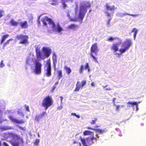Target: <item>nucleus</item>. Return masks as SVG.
<instances>
[{
  "mask_svg": "<svg viewBox=\"0 0 146 146\" xmlns=\"http://www.w3.org/2000/svg\"><path fill=\"white\" fill-rule=\"evenodd\" d=\"M78 25L74 24H72L68 25L67 27V28L69 29L76 30L78 28Z\"/></svg>",
  "mask_w": 146,
  "mask_h": 146,
  "instance_id": "nucleus-21",
  "label": "nucleus"
},
{
  "mask_svg": "<svg viewBox=\"0 0 146 146\" xmlns=\"http://www.w3.org/2000/svg\"><path fill=\"white\" fill-rule=\"evenodd\" d=\"M53 102L52 98L51 96L48 95L46 96L43 99L42 103V105L46 110L52 105Z\"/></svg>",
  "mask_w": 146,
  "mask_h": 146,
  "instance_id": "nucleus-4",
  "label": "nucleus"
},
{
  "mask_svg": "<svg viewBox=\"0 0 146 146\" xmlns=\"http://www.w3.org/2000/svg\"><path fill=\"white\" fill-rule=\"evenodd\" d=\"M62 108V106H61L59 107H58L57 109L58 110H60Z\"/></svg>",
  "mask_w": 146,
  "mask_h": 146,
  "instance_id": "nucleus-52",
  "label": "nucleus"
},
{
  "mask_svg": "<svg viewBox=\"0 0 146 146\" xmlns=\"http://www.w3.org/2000/svg\"><path fill=\"white\" fill-rule=\"evenodd\" d=\"M38 24H40V22L39 21H38Z\"/></svg>",
  "mask_w": 146,
  "mask_h": 146,
  "instance_id": "nucleus-63",
  "label": "nucleus"
},
{
  "mask_svg": "<svg viewBox=\"0 0 146 146\" xmlns=\"http://www.w3.org/2000/svg\"><path fill=\"white\" fill-rule=\"evenodd\" d=\"M32 20H33V18H31V19H30L29 20V21H32Z\"/></svg>",
  "mask_w": 146,
  "mask_h": 146,
  "instance_id": "nucleus-61",
  "label": "nucleus"
},
{
  "mask_svg": "<svg viewBox=\"0 0 146 146\" xmlns=\"http://www.w3.org/2000/svg\"><path fill=\"white\" fill-rule=\"evenodd\" d=\"M13 146H19L18 143H12Z\"/></svg>",
  "mask_w": 146,
  "mask_h": 146,
  "instance_id": "nucleus-41",
  "label": "nucleus"
},
{
  "mask_svg": "<svg viewBox=\"0 0 146 146\" xmlns=\"http://www.w3.org/2000/svg\"><path fill=\"white\" fill-rule=\"evenodd\" d=\"M42 22L44 26H47L46 22H47L49 25H51L52 31L60 33L63 31V29L61 27L60 24L57 23L56 25L54 22L50 18L48 17L47 16H45L42 19Z\"/></svg>",
  "mask_w": 146,
  "mask_h": 146,
  "instance_id": "nucleus-1",
  "label": "nucleus"
},
{
  "mask_svg": "<svg viewBox=\"0 0 146 146\" xmlns=\"http://www.w3.org/2000/svg\"><path fill=\"white\" fill-rule=\"evenodd\" d=\"M12 129V127H3L1 128V129L3 131L6 130H7L11 129Z\"/></svg>",
  "mask_w": 146,
  "mask_h": 146,
  "instance_id": "nucleus-33",
  "label": "nucleus"
},
{
  "mask_svg": "<svg viewBox=\"0 0 146 146\" xmlns=\"http://www.w3.org/2000/svg\"><path fill=\"white\" fill-rule=\"evenodd\" d=\"M75 116H76L78 118H79L80 117V116L79 115H76H76Z\"/></svg>",
  "mask_w": 146,
  "mask_h": 146,
  "instance_id": "nucleus-58",
  "label": "nucleus"
},
{
  "mask_svg": "<svg viewBox=\"0 0 146 146\" xmlns=\"http://www.w3.org/2000/svg\"><path fill=\"white\" fill-rule=\"evenodd\" d=\"M120 107V106L119 105L116 106V110L117 111H118L119 110V108Z\"/></svg>",
  "mask_w": 146,
  "mask_h": 146,
  "instance_id": "nucleus-43",
  "label": "nucleus"
},
{
  "mask_svg": "<svg viewBox=\"0 0 146 146\" xmlns=\"http://www.w3.org/2000/svg\"><path fill=\"white\" fill-rule=\"evenodd\" d=\"M9 36V35L8 34H5L3 35L2 36V39L1 40V44H2Z\"/></svg>",
  "mask_w": 146,
  "mask_h": 146,
  "instance_id": "nucleus-25",
  "label": "nucleus"
},
{
  "mask_svg": "<svg viewBox=\"0 0 146 146\" xmlns=\"http://www.w3.org/2000/svg\"><path fill=\"white\" fill-rule=\"evenodd\" d=\"M52 60L53 67L54 68H55L57 63V56L55 53L53 54Z\"/></svg>",
  "mask_w": 146,
  "mask_h": 146,
  "instance_id": "nucleus-18",
  "label": "nucleus"
},
{
  "mask_svg": "<svg viewBox=\"0 0 146 146\" xmlns=\"http://www.w3.org/2000/svg\"><path fill=\"white\" fill-rule=\"evenodd\" d=\"M42 50L44 53L45 58L48 57L51 53V50L49 48L44 47Z\"/></svg>",
  "mask_w": 146,
  "mask_h": 146,
  "instance_id": "nucleus-11",
  "label": "nucleus"
},
{
  "mask_svg": "<svg viewBox=\"0 0 146 146\" xmlns=\"http://www.w3.org/2000/svg\"><path fill=\"white\" fill-rule=\"evenodd\" d=\"M119 45V44L117 43L113 44L111 47V50L114 52H115L118 50Z\"/></svg>",
  "mask_w": 146,
  "mask_h": 146,
  "instance_id": "nucleus-16",
  "label": "nucleus"
},
{
  "mask_svg": "<svg viewBox=\"0 0 146 146\" xmlns=\"http://www.w3.org/2000/svg\"><path fill=\"white\" fill-rule=\"evenodd\" d=\"M60 98L61 102V103H62L63 98L62 96H60Z\"/></svg>",
  "mask_w": 146,
  "mask_h": 146,
  "instance_id": "nucleus-54",
  "label": "nucleus"
},
{
  "mask_svg": "<svg viewBox=\"0 0 146 146\" xmlns=\"http://www.w3.org/2000/svg\"><path fill=\"white\" fill-rule=\"evenodd\" d=\"M100 137V136L98 135V134H96V137H94V138H96V139H94V141L95 140L96 141Z\"/></svg>",
  "mask_w": 146,
  "mask_h": 146,
  "instance_id": "nucleus-38",
  "label": "nucleus"
},
{
  "mask_svg": "<svg viewBox=\"0 0 146 146\" xmlns=\"http://www.w3.org/2000/svg\"><path fill=\"white\" fill-rule=\"evenodd\" d=\"M105 13L107 17H110L111 14L108 12H106Z\"/></svg>",
  "mask_w": 146,
  "mask_h": 146,
  "instance_id": "nucleus-39",
  "label": "nucleus"
},
{
  "mask_svg": "<svg viewBox=\"0 0 146 146\" xmlns=\"http://www.w3.org/2000/svg\"><path fill=\"white\" fill-rule=\"evenodd\" d=\"M90 7L91 4L88 2H87L85 4L81 6L80 7L79 12L78 16V18L82 20L87 12V8H90Z\"/></svg>",
  "mask_w": 146,
  "mask_h": 146,
  "instance_id": "nucleus-2",
  "label": "nucleus"
},
{
  "mask_svg": "<svg viewBox=\"0 0 146 146\" xmlns=\"http://www.w3.org/2000/svg\"><path fill=\"white\" fill-rule=\"evenodd\" d=\"M35 68L34 71V72L36 74H40L41 73L42 65L37 60H35Z\"/></svg>",
  "mask_w": 146,
  "mask_h": 146,
  "instance_id": "nucleus-8",
  "label": "nucleus"
},
{
  "mask_svg": "<svg viewBox=\"0 0 146 146\" xmlns=\"http://www.w3.org/2000/svg\"><path fill=\"white\" fill-rule=\"evenodd\" d=\"M9 23L11 25L14 26H17L18 24V23L17 22L12 19L10 20Z\"/></svg>",
  "mask_w": 146,
  "mask_h": 146,
  "instance_id": "nucleus-23",
  "label": "nucleus"
},
{
  "mask_svg": "<svg viewBox=\"0 0 146 146\" xmlns=\"http://www.w3.org/2000/svg\"><path fill=\"white\" fill-rule=\"evenodd\" d=\"M138 104H137V106H136V110L137 111L138 110Z\"/></svg>",
  "mask_w": 146,
  "mask_h": 146,
  "instance_id": "nucleus-59",
  "label": "nucleus"
},
{
  "mask_svg": "<svg viewBox=\"0 0 146 146\" xmlns=\"http://www.w3.org/2000/svg\"><path fill=\"white\" fill-rule=\"evenodd\" d=\"M115 40H118L119 41V44H120L121 43V40L117 37L113 38L112 37H110L107 39V40L108 41H111Z\"/></svg>",
  "mask_w": 146,
  "mask_h": 146,
  "instance_id": "nucleus-22",
  "label": "nucleus"
},
{
  "mask_svg": "<svg viewBox=\"0 0 146 146\" xmlns=\"http://www.w3.org/2000/svg\"><path fill=\"white\" fill-rule=\"evenodd\" d=\"M91 84L92 86H95V84L94 82H92Z\"/></svg>",
  "mask_w": 146,
  "mask_h": 146,
  "instance_id": "nucleus-49",
  "label": "nucleus"
},
{
  "mask_svg": "<svg viewBox=\"0 0 146 146\" xmlns=\"http://www.w3.org/2000/svg\"><path fill=\"white\" fill-rule=\"evenodd\" d=\"M17 113L18 114L22 117L24 116V115L22 112V110L21 109H19L17 110Z\"/></svg>",
  "mask_w": 146,
  "mask_h": 146,
  "instance_id": "nucleus-31",
  "label": "nucleus"
},
{
  "mask_svg": "<svg viewBox=\"0 0 146 146\" xmlns=\"http://www.w3.org/2000/svg\"><path fill=\"white\" fill-rule=\"evenodd\" d=\"M106 90H111V89L110 88H106Z\"/></svg>",
  "mask_w": 146,
  "mask_h": 146,
  "instance_id": "nucleus-53",
  "label": "nucleus"
},
{
  "mask_svg": "<svg viewBox=\"0 0 146 146\" xmlns=\"http://www.w3.org/2000/svg\"><path fill=\"white\" fill-rule=\"evenodd\" d=\"M58 82H56L55 83V84H58Z\"/></svg>",
  "mask_w": 146,
  "mask_h": 146,
  "instance_id": "nucleus-64",
  "label": "nucleus"
},
{
  "mask_svg": "<svg viewBox=\"0 0 146 146\" xmlns=\"http://www.w3.org/2000/svg\"><path fill=\"white\" fill-rule=\"evenodd\" d=\"M20 26L22 28H27L28 25L27 22L26 21L21 22L20 23Z\"/></svg>",
  "mask_w": 146,
  "mask_h": 146,
  "instance_id": "nucleus-19",
  "label": "nucleus"
},
{
  "mask_svg": "<svg viewBox=\"0 0 146 146\" xmlns=\"http://www.w3.org/2000/svg\"><path fill=\"white\" fill-rule=\"evenodd\" d=\"M71 21H76V19H71Z\"/></svg>",
  "mask_w": 146,
  "mask_h": 146,
  "instance_id": "nucleus-57",
  "label": "nucleus"
},
{
  "mask_svg": "<svg viewBox=\"0 0 146 146\" xmlns=\"http://www.w3.org/2000/svg\"><path fill=\"white\" fill-rule=\"evenodd\" d=\"M58 77V79H60L62 77V72L61 70H58L57 71Z\"/></svg>",
  "mask_w": 146,
  "mask_h": 146,
  "instance_id": "nucleus-29",
  "label": "nucleus"
},
{
  "mask_svg": "<svg viewBox=\"0 0 146 146\" xmlns=\"http://www.w3.org/2000/svg\"><path fill=\"white\" fill-rule=\"evenodd\" d=\"M90 51V56L93 58L96 62L98 63L97 58L95 57L93 54V53H94L96 55H97V53L99 51L97 43H95L92 44L91 47Z\"/></svg>",
  "mask_w": 146,
  "mask_h": 146,
  "instance_id": "nucleus-6",
  "label": "nucleus"
},
{
  "mask_svg": "<svg viewBox=\"0 0 146 146\" xmlns=\"http://www.w3.org/2000/svg\"><path fill=\"white\" fill-rule=\"evenodd\" d=\"M46 69H44L45 74L47 77H49L51 75V67L50 61L48 60L46 63Z\"/></svg>",
  "mask_w": 146,
  "mask_h": 146,
  "instance_id": "nucleus-9",
  "label": "nucleus"
},
{
  "mask_svg": "<svg viewBox=\"0 0 146 146\" xmlns=\"http://www.w3.org/2000/svg\"><path fill=\"white\" fill-rule=\"evenodd\" d=\"M97 120V119L96 118H94V119L92 120L90 123L91 124H95L96 123V121Z\"/></svg>",
  "mask_w": 146,
  "mask_h": 146,
  "instance_id": "nucleus-35",
  "label": "nucleus"
},
{
  "mask_svg": "<svg viewBox=\"0 0 146 146\" xmlns=\"http://www.w3.org/2000/svg\"><path fill=\"white\" fill-rule=\"evenodd\" d=\"M57 4L56 2H55L54 3H51V4L52 5H55Z\"/></svg>",
  "mask_w": 146,
  "mask_h": 146,
  "instance_id": "nucleus-51",
  "label": "nucleus"
},
{
  "mask_svg": "<svg viewBox=\"0 0 146 146\" xmlns=\"http://www.w3.org/2000/svg\"><path fill=\"white\" fill-rule=\"evenodd\" d=\"M3 12V11L1 10L0 9V18L3 15H2V13Z\"/></svg>",
  "mask_w": 146,
  "mask_h": 146,
  "instance_id": "nucleus-45",
  "label": "nucleus"
},
{
  "mask_svg": "<svg viewBox=\"0 0 146 146\" xmlns=\"http://www.w3.org/2000/svg\"><path fill=\"white\" fill-rule=\"evenodd\" d=\"M12 40L13 39H10L8 40L5 43L3 44V48H4L8 44H9V42L11 40Z\"/></svg>",
  "mask_w": 146,
  "mask_h": 146,
  "instance_id": "nucleus-32",
  "label": "nucleus"
},
{
  "mask_svg": "<svg viewBox=\"0 0 146 146\" xmlns=\"http://www.w3.org/2000/svg\"><path fill=\"white\" fill-rule=\"evenodd\" d=\"M93 134L94 133L93 132L88 130L85 131L83 132V134L85 135H88Z\"/></svg>",
  "mask_w": 146,
  "mask_h": 146,
  "instance_id": "nucleus-26",
  "label": "nucleus"
},
{
  "mask_svg": "<svg viewBox=\"0 0 146 146\" xmlns=\"http://www.w3.org/2000/svg\"><path fill=\"white\" fill-rule=\"evenodd\" d=\"M86 69H87L88 72H90V71L89 64L88 62H86V65L85 66H84L83 65H81L80 66L79 72L80 73H82L84 70Z\"/></svg>",
  "mask_w": 146,
  "mask_h": 146,
  "instance_id": "nucleus-13",
  "label": "nucleus"
},
{
  "mask_svg": "<svg viewBox=\"0 0 146 146\" xmlns=\"http://www.w3.org/2000/svg\"><path fill=\"white\" fill-rule=\"evenodd\" d=\"M24 106L25 107L26 111H30L29 106H27L26 105H25Z\"/></svg>",
  "mask_w": 146,
  "mask_h": 146,
  "instance_id": "nucleus-37",
  "label": "nucleus"
},
{
  "mask_svg": "<svg viewBox=\"0 0 146 146\" xmlns=\"http://www.w3.org/2000/svg\"><path fill=\"white\" fill-rule=\"evenodd\" d=\"M137 103L136 102H127V104H128V105H131V106L133 107L134 106H137Z\"/></svg>",
  "mask_w": 146,
  "mask_h": 146,
  "instance_id": "nucleus-27",
  "label": "nucleus"
},
{
  "mask_svg": "<svg viewBox=\"0 0 146 146\" xmlns=\"http://www.w3.org/2000/svg\"><path fill=\"white\" fill-rule=\"evenodd\" d=\"M3 144L4 146H9L8 144L5 142H3Z\"/></svg>",
  "mask_w": 146,
  "mask_h": 146,
  "instance_id": "nucleus-48",
  "label": "nucleus"
},
{
  "mask_svg": "<svg viewBox=\"0 0 146 146\" xmlns=\"http://www.w3.org/2000/svg\"><path fill=\"white\" fill-rule=\"evenodd\" d=\"M125 15H129V16H133V17H134V16H137V15H133V14H127V13H126L125 14Z\"/></svg>",
  "mask_w": 146,
  "mask_h": 146,
  "instance_id": "nucleus-42",
  "label": "nucleus"
},
{
  "mask_svg": "<svg viewBox=\"0 0 146 146\" xmlns=\"http://www.w3.org/2000/svg\"><path fill=\"white\" fill-rule=\"evenodd\" d=\"M36 57L37 59L39 60H44L45 58V57H43L42 52L38 48H36Z\"/></svg>",
  "mask_w": 146,
  "mask_h": 146,
  "instance_id": "nucleus-12",
  "label": "nucleus"
},
{
  "mask_svg": "<svg viewBox=\"0 0 146 146\" xmlns=\"http://www.w3.org/2000/svg\"><path fill=\"white\" fill-rule=\"evenodd\" d=\"M87 128L88 129H91V130H93L94 131H95V128H92L90 127H88Z\"/></svg>",
  "mask_w": 146,
  "mask_h": 146,
  "instance_id": "nucleus-44",
  "label": "nucleus"
},
{
  "mask_svg": "<svg viewBox=\"0 0 146 146\" xmlns=\"http://www.w3.org/2000/svg\"><path fill=\"white\" fill-rule=\"evenodd\" d=\"M46 115V112L43 111L41 114L37 115L36 116L35 118V120L36 121H38L40 119L42 118L45 115Z\"/></svg>",
  "mask_w": 146,
  "mask_h": 146,
  "instance_id": "nucleus-14",
  "label": "nucleus"
},
{
  "mask_svg": "<svg viewBox=\"0 0 146 146\" xmlns=\"http://www.w3.org/2000/svg\"><path fill=\"white\" fill-rule=\"evenodd\" d=\"M17 39L20 40V43L22 44H28L29 36L27 35H17L16 36Z\"/></svg>",
  "mask_w": 146,
  "mask_h": 146,
  "instance_id": "nucleus-7",
  "label": "nucleus"
},
{
  "mask_svg": "<svg viewBox=\"0 0 146 146\" xmlns=\"http://www.w3.org/2000/svg\"><path fill=\"white\" fill-rule=\"evenodd\" d=\"M18 127H19V128L20 129H21V130H24V128H23V127H21V126H18Z\"/></svg>",
  "mask_w": 146,
  "mask_h": 146,
  "instance_id": "nucleus-55",
  "label": "nucleus"
},
{
  "mask_svg": "<svg viewBox=\"0 0 146 146\" xmlns=\"http://www.w3.org/2000/svg\"><path fill=\"white\" fill-rule=\"evenodd\" d=\"M63 7L64 8H65L66 7V5L65 4L64 2L63 3Z\"/></svg>",
  "mask_w": 146,
  "mask_h": 146,
  "instance_id": "nucleus-47",
  "label": "nucleus"
},
{
  "mask_svg": "<svg viewBox=\"0 0 146 146\" xmlns=\"http://www.w3.org/2000/svg\"><path fill=\"white\" fill-rule=\"evenodd\" d=\"M3 60H2L0 63V68H3L5 66L4 64L3 63Z\"/></svg>",
  "mask_w": 146,
  "mask_h": 146,
  "instance_id": "nucleus-36",
  "label": "nucleus"
},
{
  "mask_svg": "<svg viewBox=\"0 0 146 146\" xmlns=\"http://www.w3.org/2000/svg\"><path fill=\"white\" fill-rule=\"evenodd\" d=\"M86 84V81L83 80L81 82V84H80V82L78 81L76 85V87L74 90L75 92L78 91L80 88H82L83 86L85 85Z\"/></svg>",
  "mask_w": 146,
  "mask_h": 146,
  "instance_id": "nucleus-10",
  "label": "nucleus"
},
{
  "mask_svg": "<svg viewBox=\"0 0 146 146\" xmlns=\"http://www.w3.org/2000/svg\"><path fill=\"white\" fill-rule=\"evenodd\" d=\"M106 7L107 10L110 11H114L117 9L116 7H115L114 5H113L111 6H110L108 4H106Z\"/></svg>",
  "mask_w": 146,
  "mask_h": 146,
  "instance_id": "nucleus-20",
  "label": "nucleus"
},
{
  "mask_svg": "<svg viewBox=\"0 0 146 146\" xmlns=\"http://www.w3.org/2000/svg\"><path fill=\"white\" fill-rule=\"evenodd\" d=\"M95 131L98 132L99 134H102L105 131L104 130H101L99 129H95Z\"/></svg>",
  "mask_w": 146,
  "mask_h": 146,
  "instance_id": "nucleus-30",
  "label": "nucleus"
},
{
  "mask_svg": "<svg viewBox=\"0 0 146 146\" xmlns=\"http://www.w3.org/2000/svg\"><path fill=\"white\" fill-rule=\"evenodd\" d=\"M134 32V34L133 35L134 38V39H135L136 34L137 33V30L135 28H134L132 30L131 32Z\"/></svg>",
  "mask_w": 146,
  "mask_h": 146,
  "instance_id": "nucleus-28",
  "label": "nucleus"
},
{
  "mask_svg": "<svg viewBox=\"0 0 146 146\" xmlns=\"http://www.w3.org/2000/svg\"><path fill=\"white\" fill-rule=\"evenodd\" d=\"M131 44V40L130 39H126L123 44V46L124 48L119 50L120 53H115V54L117 55V57H119L122 54L125 52L129 49Z\"/></svg>",
  "mask_w": 146,
  "mask_h": 146,
  "instance_id": "nucleus-3",
  "label": "nucleus"
},
{
  "mask_svg": "<svg viewBox=\"0 0 146 146\" xmlns=\"http://www.w3.org/2000/svg\"><path fill=\"white\" fill-rule=\"evenodd\" d=\"M64 69L66 70V73L68 74H69L71 72V69L66 66L65 65L64 66Z\"/></svg>",
  "mask_w": 146,
  "mask_h": 146,
  "instance_id": "nucleus-24",
  "label": "nucleus"
},
{
  "mask_svg": "<svg viewBox=\"0 0 146 146\" xmlns=\"http://www.w3.org/2000/svg\"><path fill=\"white\" fill-rule=\"evenodd\" d=\"M13 137L14 138H16L19 143H21L22 144L23 143L24 141L23 138L18 135L14 134L13 135Z\"/></svg>",
  "mask_w": 146,
  "mask_h": 146,
  "instance_id": "nucleus-17",
  "label": "nucleus"
},
{
  "mask_svg": "<svg viewBox=\"0 0 146 146\" xmlns=\"http://www.w3.org/2000/svg\"><path fill=\"white\" fill-rule=\"evenodd\" d=\"M9 118L10 120L12 121L18 123H24V121L22 120H19L15 118L11 115H10L9 116Z\"/></svg>",
  "mask_w": 146,
  "mask_h": 146,
  "instance_id": "nucleus-15",
  "label": "nucleus"
},
{
  "mask_svg": "<svg viewBox=\"0 0 146 146\" xmlns=\"http://www.w3.org/2000/svg\"><path fill=\"white\" fill-rule=\"evenodd\" d=\"M116 99V98H113L112 100V101L113 103V104L114 105H115V101Z\"/></svg>",
  "mask_w": 146,
  "mask_h": 146,
  "instance_id": "nucleus-46",
  "label": "nucleus"
},
{
  "mask_svg": "<svg viewBox=\"0 0 146 146\" xmlns=\"http://www.w3.org/2000/svg\"><path fill=\"white\" fill-rule=\"evenodd\" d=\"M56 86H54L52 88V91H53L54 90V89L56 88Z\"/></svg>",
  "mask_w": 146,
  "mask_h": 146,
  "instance_id": "nucleus-50",
  "label": "nucleus"
},
{
  "mask_svg": "<svg viewBox=\"0 0 146 146\" xmlns=\"http://www.w3.org/2000/svg\"><path fill=\"white\" fill-rule=\"evenodd\" d=\"M40 142V140L38 139H36L34 142V145H37L39 144Z\"/></svg>",
  "mask_w": 146,
  "mask_h": 146,
  "instance_id": "nucleus-34",
  "label": "nucleus"
},
{
  "mask_svg": "<svg viewBox=\"0 0 146 146\" xmlns=\"http://www.w3.org/2000/svg\"><path fill=\"white\" fill-rule=\"evenodd\" d=\"M81 141L83 146H88L94 143V139H96L94 136L90 137L86 139H83L80 137Z\"/></svg>",
  "mask_w": 146,
  "mask_h": 146,
  "instance_id": "nucleus-5",
  "label": "nucleus"
},
{
  "mask_svg": "<svg viewBox=\"0 0 146 146\" xmlns=\"http://www.w3.org/2000/svg\"><path fill=\"white\" fill-rule=\"evenodd\" d=\"M76 143H77V142L76 141H74L73 142V144H75Z\"/></svg>",
  "mask_w": 146,
  "mask_h": 146,
  "instance_id": "nucleus-60",
  "label": "nucleus"
},
{
  "mask_svg": "<svg viewBox=\"0 0 146 146\" xmlns=\"http://www.w3.org/2000/svg\"><path fill=\"white\" fill-rule=\"evenodd\" d=\"M110 19L111 18L109 19L106 23V24L107 25V26H109L110 25Z\"/></svg>",
  "mask_w": 146,
  "mask_h": 146,
  "instance_id": "nucleus-40",
  "label": "nucleus"
},
{
  "mask_svg": "<svg viewBox=\"0 0 146 146\" xmlns=\"http://www.w3.org/2000/svg\"><path fill=\"white\" fill-rule=\"evenodd\" d=\"M100 126L96 125V126H95V127H100Z\"/></svg>",
  "mask_w": 146,
  "mask_h": 146,
  "instance_id": "nucleus-62",
  "label": "nucleus"
},
{
  "mask_svg": "<svg viewBox=\"0 0 146 146\" xmlns=\"http://www.w3.org/2000/svg\"><path fill=\"white\" fill-rule=\"evenodd\" d=\"M71 114L72 115H74L75 116L76 115V114L75 113H72Z\"/></svg>",
  "mask_w": 146,
  "mask_h": 146,
  "instance_id": "nucleus-56",
  "label": "nucleus"
}]
</instances>
